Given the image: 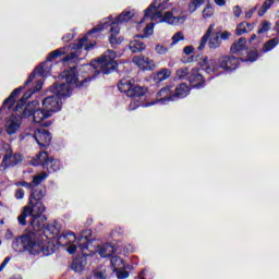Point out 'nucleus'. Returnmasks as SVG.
Masks as SVG:
<instances>
[{
  "instance_id": "1",
  "label": "nucleus",
  "mask_w": 279,
  "mask_h": 279,
  "mask_svg": "<svg viewBox=\"0 0 279 279\" xmlns=\"http://www.w3.org/2000/svg\"><path fill=\"white\" fill-rule=\"evenodd\" d=\"M60 77L65 78L68 82L66 84H54L51 87V92L53 93L52 96H49L43 100V108L50 114H53V112H59V110L62 109V100L60 97H70L71 96V85L69 84H75V86H84L86 82H88V78L81 80L77 78V75L75 74V66L71 68L68 71H64Z\"/></svg>"
},
{
  "instance_id": "2",
  "label": "nucleus",
  "mask_w": 279,
  "mask_h": 279,
  "mask_svg": "<svg viewBox=\"0 0 279 279\" xmlns=\"http://www.w3.org/2000/svg\"><path fill=\"white\" fill-rule=\"evenodd\" d=\"M14 252H27L31 256H51L56 246L48 239L43 240L36 232L28 231L12 243Z\"/></svg>"
},
{
  "instance_id": "3",
  "label": "nucleus",
  "mask_w": 279,
  "mask_h": 279,
  "mask_svg": "<svg viewBox=\"0 0 279 279\" xmlns=\"http://www.w3.org/2000/svg\"><path fill=\"white\" fill-rule=\"evenodd\" d=\"M161 5L160 0H154L145 10L143 21L150 19V21H159V23H168V25H180L186 21V15L181 9L174 8L162 14Z\"/></svg>"
},
{
  "instance_id": "4",
  "label": "nucleus",
  "mask_w": 279,
  "mask_h": 279,
  "mask_svg": "<svg viewBox=\"0 0 279 279\" xmlns=\"http://www.w3.org/2000/svg\"><path fill=\"white\" fill-rule=\"evenodd\" d=\"M47 211V206L43 202L28 201L23 207L21 215L17 217L20 226H27V217H31V226L34 230H40V225L36 223L38 219L47 221V217L43 216Z\"/></svg>"
},
{
  "instance_id": "5",
  "label": "nucleus",
  "mask_w": 279,
  "mask_h": 279,
  "mask_svg": "<svg viewBox=\"0 0 279 279\" xmlns=\"http://www.w3.org/2000/svg\"><path fill=\"white\" fill-rule=\"evenodd\" d=\"M117 58V52L114 50H107L98 60L90 63V68L95 70L96 73H112L118 66L119 63L114 60Z\"/></svg>"
},
{
  "instance_id": "6",
  "label": "nucleus",
  "mask_w": 279,
  "mask_h": 279,
  "mask_svg": "<svg viewBox=\"0 0 279 279\" xmlns=\"http://www.w3.org/2000/svg\"><path fill=\"white\" fill-rule=\"evenodd\" d=\"M22 117L26 119L27 117H33L34 123H38L43 128H49L51 125V122L47 121L51 117V113L45 110V108L43 110H34V102L25 107Z\"/></svg>"
},
{
  "instance_id": "7",
  "label": "nucleus",
  "mask_w": 279,
  "mask_h": 279,
  "mask_svg": "<svg viewBox=\"0 0 279 279\" xmlns=\"http://www.w3.org/2000/svg\"><path fill=\"white\" fill-rule=\"evenodd\" d=\"M118 88L126 97H143L147 93V87L136 85L134 78H122L118 84Z\"/></svg>"
},
{
  "instance_id": "8",
  "label": "nucleus",
  "mask_w": 279,
  "mask_h": 279,
  "mask_svg": "<svg viewBox=\"0 0 279 279\" xmlns=\"http://www.w3.org/2000/svg\"><path fill=\"white\" fill-rule=\"evenodd\" d=\"M133 16H134V10L124 11L119 15L116 22L111 23V28H110L111 35L109 37L110 45H119V43L123 41L121 37H118L120 32L119 23H125L130 21Z\"/></svg>"
},
{
  "instance_id": "9",
  "label": "nucleus",
  "mask_w": 279,
  "mask_h": 279,
  "mask_svg": "<svg viewBox=\"0 0 279 279\" xmlns=\"http://www.w3.org/2000/svg\"><path fill=\"white\" fill-rule=\"evenodd\" d=\"M215 32V24H210L206 34L202 37L198 50L202 51L205 49L206 44L208 43L209 49H219L221 47V39L219 33Z\"/></svg>"
},
{
  "instance_id": "10",
  "label": "nucleus",
  "mask_w": 279,
  "mask_h": 279,
  "mask_svg": "<svg viewBox=\"0 0 279 279\" xmlns=\"http://www.w3.org/2000/svg\"><path fill=\"white\" fill-rule=\"evenodd\" d=\"M3 149L5 153L0 165L1 171H5V169H9V167H16V165H21V162H23V156L19 153L14 154L10 144H4Z\"/></svg>"
},
{
  "instance_id": "11",
  "label": "nucleus",
  "mask_w": 279,
  "mask_h": 279,
  "mask_svg": "<svg viewBox=\"0 0 279 279\" xmlns=\"http://www.w3.org/2000/svg\"><path fill=\"white\" fill-rule=\"evenodd\" d=\"M26 136H33L39 147H49L51 145V133L45 129H28L25 132Z\"/></svg>"
},
{
  "instance_id": "12",
  "label": "nucleus",
  "mask_w": 279,
  "mask_h": 279,
  "mask_svg": "<svg viewBox=\"0 0 279 279\" xmlns=\"http://www.w3.org/2000/svg\"><path fill=\"white\" fill-rule=\"evenodd\" d=\"M77 241V236H75V233L72 231H65L62 235L58 238V245H61L62 247H66V252L70 254H75L77 252V245L73 244Z\"/></svg>"
},
{
  "instance_id": "13",
  "label": "nucleus",
  "mask_w": 279,
  "mask_h": 279,
  "mask_svg": "<svg viewBox=\"0 0 279 279\" xmlns=\"http://www.w3.org/2000/svg\"><path fill=\"white\" fill-rule=\"evenodd\" d=\"M134 64L138 66V69H142V71H154L156 69V61L149 59L145 56H137L133 58Z\"/></svg>"
},
{
  "instance_id": "14",
  "label": "nucleus",
  "mask_w": 279,
  "mask_h": 279,
  "mask_svg": "<svg viewBox=\"0 0 279 279\" xmlns=\"http://www.w3.org/2000/svg\"><path fill=\"white\" fill-rule=\"evenodd\" d=\"M198 65L206 71V73H217L221 66L217 63L215 59H208V57H201L198 59Z\"/></svg>"
},
{
  "instance_id": "15",
  "label": "nucleus",
  "mask_w": 279,
  "mask_h": 279,
  "mask_svg": "<svg viewBox=\"0 0 279 279\" xmlns=\"http://www.w3.org/2000/svg\"><path fill=\"white\" fill-rule=\"evenodd\" d=\"M218 62L220 69H225V71H234L239 66V59L236 57H220Z\"/></svg>"
},
{
  "instance_id": "16",
  "label": "nucleus",
  "mask_w": 279,
  "mask_h": 279,
  "mask_svg": "<svg viewBox=\"0 0 279 279\" xmlns=\"http://www.w3.org/2000/svg\"><path fill=\"white\" fill-rule=\"evenodd\" d=\"M21 117L11 116L5 123L7 133L16 134L17 130H21Z\"/></svg>"
},
{
  "instance_id": "17",
  "label": "nucleus",
  "mask_w": 279,
  "mask_h": 279,
  "mask_svg": "<svg viewBox=\"0 0 279 279\" xmlns=\"http://www.w3.org/2000/svg\"><path fill=\"white\" fill-rule=\"evenodd\" d=\"M189 81L194 88H202L204 86V76L199 73V69H192Z\"/></svg>"
},
{
  "instance_id": "18",
  "label": "nucleus",
  "mask_w": 279,
  "mask_h": 279,
  "mask_svg": "<svg viewBox=\"0 0 279 279\" xmlns=\"http://www.w3.org/2000/svg\"><path fill=\"white\" fill-rule=\"evenodd\" d=\"M92 231L90 230H85L82 232L81 236L77 239L76 245L80 248L81 253L86 256V250H88V241L90 238Z\"/></svg>"
},
{
  "instance_id": "19",
  "label": "nucleus",
  "mask_w": 279,
  "mask_h": 279,
  "mask_svg": "<svg viewBox=\"0 0 279 279\" xmlns=\"http://www.w3.org/2000/svg\"><path fill=\"white\" fill-rule=\"evenodd\" d=\"M157 101H161V104H165V101H175L173 93H171V87L167 86L161 88L157 94Z\"/></svg>"
},
{
  "instance_id": "20",
  "label": "nucleus",
  "mask_w": 279,
  "mask_h": 279,
  "mask_svg": "<svg viewBox=\"0 0 279 279\" xmlns=\"http://www.w3.org/2000/svg\"><path fill=\"white\" fill-rule=\"evenodd\" d=\"M86 265H88V259L86 258V256L76 257L72 262V269L76 274H82V271H84V268L86 267Z\"/></svg>"
},
{
  "instance_id": "21",
  "label": "nucleus",
  "mask_w": 279,
  "mask_h": 279,
  "mask_svg": "<svg viewBox=\"0 0 279 279\" xmlns=\"http://www.w3.org/2000/svg\"><path fill=\"white\" fill-rule=\"evenodd\" d=\"M96 252L101 256V258H108L114 254V246L111 244H102L98 245Z\"/></svg>"
},
{
  "instance_id": "22",
  "label": "nucleus",
  "mask_w": 279,
  "mask_h": 279,
  "mask_svg": "<svg viewBox=\"0 0 279 279\" xmlns=\"http://www.w3.org/2000/svg\"><path fill=\"white\" fill-rule=\"evenodd\" d=\"M189 93H191V88L186 84L182 83L178 85L173 93L174 101L175 99H184V97H189Z\"/></svg>"
},
{
  "instance_id": "23",
  "label": "nucleus",
  "mask_w": 279,
  "mask_h": 279,
  "mask_svg": "<svg viewBox=\"0 0 279 279\" xmlns=\"http://www.w3.org/2000/svg\"><path fill=\"white\" fill-rule=\"evenodd\" d=\"M171 70L163 68L161 70H159L153 77L155 84H160V82H165L167 80H169V77H171Z\"/></svg>"
},
{
  "instance_id": "24",
  "label": "nucleus",
  "mask_w": 279,
  "mask_h": 279,
  "mask_svg": "<svg viewBox=\"0 0 279 279\" xmlns=\"http://www.w3.org/2000/svg\"><path fill=\"white\" fill-rule=\"evenodd\" d=\"M86 40H88L87 37H83L82 39H80V41L76 44V47L73 48L76 49V52H71L70 54H68L63 59V62H71V60H76V58H80V49L84 47V43H86Z\"/></svg>"
},
{
  "instance_id": "25",
  "label": "nucleus",
  "mask_w": 279,
  "mask_h": 279,
  "mask_svg": "<svg viewBox=\"0 0 279 279\" xmlns=\"http://www.w3.org/2000/svg\"><path fill=\"white\" fill-rule=\"evenodd\" d=\"M246 45H247V39H245L244 37H241L232 44L230 51L231 53H241V51L245 49Z\"/></svg>"
},
{
  "instance_id": "26",
  "label": "nucleus",
  "mask_w": 279,
  "mask_h": 279,
  "mask_svg": "<svg viewBox=\"0 0 279 279\" xmlns=\"http://www.w3.org/2000/svg\"><path fill=\"white\" fill-rule=\"evenodd\" d=\"M254 27H256V24H254V23H241L236 27L235 34L238 36H243V34H250V32L254 31Z\"/></svg>"
},
{
  "instance_id": "27",
  "label": "nucleus",
  "mask_w": 279,
  "mask_h": 279,
  "mask_svg": "<svg viewBox=\"0 0 279 279\" xmlns=\"http://www.w3.org/2000/svg\"><path fill=\"white\" fill-rule=\"evenodd\" d=\"M45 195H47L45 189H36L31 193L28 202H43Z\"/></svg>"
},
{
  "instance_id": "28",
  "label": "nucleus",
  "mask_w": 279,
  "mask_h": 279,
  "mask_svg": "<svg viewBox=\"0 0 279 279\" xmlns=\"http://www.w3.org/2000/svg\"><path fill=\"white\" fill-rule=\"evenodd\" d=\"M50 159L47 151H40L34 159V165H41L45 169Z\"/></svg>"
},
{
  "instance_id": "29",
  "label": "nucleus",
  "mask_w": 279,
  "mask_h": 279,
  "mask_svg": "<svg viewBox=\"0 0 279 279\" xmlns=\"http://www.w3.org/2000/svg\"><path fill=\"white\" fill-rule=\"evenodd\" d=\"M111 267L113 271L125 269V262L119 256H113L111 257Z\"/></svg>"
},
{
  "instance_id": "30",
  "label": "nucleus",
  "mask_w": 279,
  "mask_h": 279,
  "mask_svg": "<svg viewBox=\"0 0 279 279\" xmlns=\"http://www.w3.org/2000/svg\"><path fill=\"white\" fill-rule=\"evenodd\" d=\"M22 90H23L22 87L15 88V89L11 93V95L9 96V98H7V99L4 100L3 105H4V106H8V104H9L8 108H12V106H14V101H15L16 97H19V95H21V92H22Z\"/></svg>"
},
{
  "instance_id": "31",
  "label": "nucleus",
  "mask_w": 279,
  "mask_h": 279,
  "mask_svg": "<svg viewBox=\"0 0 279 279\" xmlns=\"http://www.w3.org/2000/svg\"><path fill=\"white\" fill-rule=\"evenodd\" d=\"M92 278L94 279H108V270L106 267H98L92 271Z\"/></svg>"
},
{
  "instance_id": "32",
  "label": "nucleus",
  "mask_w": 279,
  "mask_h": 279,
  "mask_svg": "<svg viewBox=\"0 0 279 279\" xmlns=\"http://www.w3.org/2000/svg\"><path fill=\"white\" fill-rule=\"evenodd\" d=\"M32 95H34V92L28 90L27 93H25L22 98L19 100V102L16 104L14 111L15 112H21V110H23V106H25V101H27V99H29V97H32Z\"/></svg>"
},
{
  "instance_id": "33",
  "label": "nucleus",
  "mask_w": 279,
  "mask_h": 279,
  "mask_svg": "<svg viewBox=\"0 0 279 279\" xmlns=\"http://www.w3.org/2000/svg\"><path fill=\"white\" fill-rule=\"evenodd\" d=\"M279 45V38H272L264 44V47L262 48V51L264 53H267L268 51H271V49H275Z\"/></svg>"
},
{
  "instance_id": "34",
  "label": "nucleus",
  "mask_w": 279,
  "mask_h": 279,
  "mask_svg": "<svg viewBox=\"0 0 279 279\" xmlns=\"http://www.w3.org/2000/svg\"><path fill=\"white\" fill-rule=\"evenodd\" d=\"M36 75H45V63L38 65L35 69V71L28 76V80L26 81L25 85L27 86V84H32Z\"/></svg>"
},
{
  "instance_id": "35",
  "label": "nucleus",
  "mask_w": 279,
  "mask_h": 279,
  "mask_svg": "<svg viewBox=\"0 0 279 279\" xmlns=\"http://www.w3.org/2000/svg\"><path fill=\"white\" fill-rule=\"evenodd\" d=\"M129 47L133 53H138V51H144L145 44L134 39L130 43Z\"/></svg>"
},
{
  "instance_id": "36",
  "label": "nucleus",
  "mask_w": 279,
  "mask_h": 279,
  "mask_svg": "<svg viewBox=\"0 0 279 279\" xmlns=\"http://www.w3.org/2000/svg\"><path fill=\"white\" fill-rule=\"evenodd\" d=\"M274 3H276V0H265L260 9L257 11L258 16H265Z\"/></svg>"
},
{
  "instance_id": "37",
  "label": "nucleus",
  "mask_w": 279,
  "mask_h": 279,
  "mask_svg": "<svg viewBox=\"0 0 279 279\" xmlns=\"http://www.w3.org/2000/svg\"><path fill=\"white\" fill-rule=\"evenodd\" d=\"M205 0H191L187 5L189 12L193 14V12H196L198 8H202L204 5Z\"/></svg>"
},
{
  "instance_id": "38",
  "label": "nucleus",
  "mask_w": 279,
  "mask_h": 279,
  "mask_svg": "<svg viewBox=\"0 0 279 279\" xmlns=\"http://www.w3.org/2000/svg\"><path fill=\"white\" fill-rule=\"evenodd\" d=\"M191 77V72H189V68H180L175 72V80H189Z\"/></svg>"
},
{
  "instance_id": "39",
  "label": "nucleus",
  "mask_w": 279,
  "mask_h": 279,
  "mask_svg": "<svg viewBox=\"0 0 279 279\" xmlns=\"http://www.w3.org/2000/svg\"><path fill=\"white\" fill-rule=\"evenodd\" d=\"M44 169H47L48 171H60V161L50 158V160H48Z\"/></svg>"
},
{
  "instance_id": "40",
  "label": "nucleus",
  "mask_w": 279,
  "mask_h": 279,
  "mask_svg": "<svg viewBox=\"0 0 279 279\" xmlns=\"http://www.w3.org/2000/svg\"><path fill=\"white\" fill-rule=\"evenodd\" d=\"M65 53H66V48H59V49L52 51L48 56L47 60H48V62H52V60H56L57 58H60V56H64Z\"/></svg>"
},
{
  "instance_id": "41",
  "label": "nucleus",
  "mask_w": 279,
  "mask_h": 279,
  "mask_svg": "<svg viewBox=\"0 0 279 279\" xmlns=\"http://www.w3.org/2000/svg\"><path fill=\"white\" fill-rule=\"evenodd\" d=\"M269 29H271V24L269 23V21L264 20L259 24V28L257 31V34H267V32H269Z\"/></svg>"
},
{
  "instance_id": "42",
  "label": "nucleus",
  "mask_w": 279,
  "mask_h": 279,
  "mask_svg": "<svg viewBox=\"0 0 279 279\" xmlns=\"http://www.w3.org/2000/svg\"><path fill=\"white\" fill-rule=\"evenodd\" d=\"M47 172H41L40 174H37L33 178V184H36V186H38V184H41L44 180H47Z\"/></svg>"
},
{
  "instance_id": "43",
  "label": "nucleus",
  "mask_w": 279,
  "mask_h": 279,
  "mask_svg": "<svg viewBox=\"0 0 279 279\" xmlns=\"http://www.w3.org/2000/svg\"><path fill=\"white\" fill-rule=\"evenodd\" d=\"M213 14H215V9L210 4H207L203 10V17L210 19Z\"/></svg>"
},
{
  "instance_id": "44",
  "label": "nucleus",
  "mask_w": 279,
  "mask_h": 279,
  "mask_svg": "<svg viewBox=\"0 0 279 279\" xmlns=\"http://www.w3.org/2000/svg\"><path fill=\"white\" fill-rule=\"evenodd\" d=\"M184 40V33L182 32H178L172 36V43L171 46L173 47V45H178V43Z\"/></svg>"
},
{
  "instance_id": "45",
  "label": "nucleus",
  "mask_w": 279,
  "mask_h": 279,
  "mask_svg": "<svg viewBox=\"0 0 279 279\" xmlns=\"http://www.w3.org/2000/svg\"><path fill=\"white\" fill-rule=\"evenodd\" d=\"M155 51H156V53H158L159 56H165L166 53L169 52V48H167V46H162V45L158 44V45L155 47Z\"/></svg>"
},
{
  "instance_id": "46",
  "label": "nucleus",
  "mask_w": 279,
  "mask_h": 279,
  "mask_svg": "<svg viewBox=\"0 0 279 279\" xmlns=\"http://www.w3.org/2000/svg\"><path fill=\"white\" fill-rule=\"evenodd\" d=\"M132 98L133 99H132V101H131V104L129 106V110H136V108H138V106H141V102H138V99L141 97H132Z\"/></svg>"
},
{
  "instance_id": "47",
  "label": "nucleus",
  "mask_w": 279,
  "mask_h": 279,
  "mask_svg": "<svg viewBox=\"0 0 279 279\" xmlns=\"http://www.w3.org/2000/svg\"><path fill=\"white\" fill-rule=\"evenodd\" d=\"M256 60H258V52L257 51L248 52L246 62H256Z\"/></svg>"
},
{
  "instance_id": "48",
  "label": "nucleus",
  "mask_w": 279,
  "mask_h": 279,
  "mask_svg": "<svg viewBox=\"0 0 279 279\" xmlns=\"http://www.w3.org/2000/svg\"><path fill=\"white\" fill-rule=\"evenodd\" d=\"M14 197L15 199H23L25 197V190L23 189L15 190Z\"/></svg>"
},
{
  "instance_id": "49",
  "label": "nucleus",
  "mask_w": 279,
  "mask_h": 279,
  "mask_svg": "<svg viewBox=\"0 0 279 279\" xmlns=\"http://www.w3.org/2000/svg\"><path fill=\"white\" fill-rule=\"evenodd\" d=\"M116 271H118L117 272V278L118 279H125V278H129V276H130V272H128V270H116Z\"/></svg>"
},
{
  "instance_id": "50",
  "label": "nucleus",
  "mask_w": 279,
  "mask_h": 279,
  "mask_svg": "<svg viewBox=\"0 0 279 279\" xmlns=\"http://www.w3.org/2000/svg\"><path fill=\"white\" fill-rule=\"evenodd\" d=\"M106 25H108V23H107V22H104V23L101 24V26H97V27L93 28V29L88 33V35L90 36V34H95V32H101V29H105V28H106Z\"/></svg>"
},
{
  "instance_id": "51",
  "label": "nucleus",
  "mask_w": 279,
  "mask_h": 279,
  "mask_svg": "<svg viewBox=\"0 0 279 279\" xmlns=\"http://www.w3.org/2000/svg\"><path fill=\"white\" fill-rule=\"evenodd\" d=\"M144 33L146 34V36H151V34H154V24H148L145 27Z\"/></svg>"
},
{
  "instance_id": "52",
  "label": "nucleus",
  "mask_w": 279,
  "mask_h": 279,
  "mask_svg": "<svg viewBox=\"0 0 279 279\" xmlns=\"http://www.w3.org/2000/svg\"><path fill=\"white\" fill-rule=\"evenodd\" d=\"M73 38H75V34L69 33L65 36H63L62 40H63V43H71V40H73Z\"/></svg>"
},
{
  "instance_id": "53",
  "label": "nucleus",
  "mask_w": 279,
  "mask_h": 279,
  "mask_svg": "<svg viewBox=\"0 0 279 279\" xmlns=\"http://www.w3.org/2000/svg\"><path fill=\"white\" fill-rule=\"evenodd\" d=\"M233 14H234V16H236L239 19V16H241V14H243V10H241V7H239V5L234 7Z\"/></svg>"
},
{
  "instance_id": "54",
  "label": "nucleus",
  "mask_w": 279,
  "mask_h": 279,
  "mask_svg": "<svg viewBox=\"0 0 279 279\" xmlns=\"http://www.w3.org/2000/svg\"><path fill=\"white\" fill-rule=\"evenodd\" d=\"M15 186H24L25 189H32V183H27L25 181H20L15 183Z\"/></svg>"
},
{
  "instance_id": "55",
  "label": "nucleus",
  "mask_w": 279,
  "mask_h": 279,
  "mask_svg": "<svg viewBox=\"0 0 279 279\" xmlns=\"http://www.w3.org/2000/svg\"><path fill=\"white\" fill-rule=\"evenodd\" d=\"M256 7L250 9L248 11L245 12V19H251L252 16H254V13L256 12Z\"/></svg>"
},
{
  "instance_id": "56",
  "label": "nucleus",
  "mask_w": 279,
  "mask_h": 279,
  "mask_svg": "<svg viewBox=\"0 0 279 279\" xmlns=\"http://www.w3.org/2000/svg\"><path fill=\"white\" fill-rule=\"evenodd\" d=\"M193 51H195V48H193V46H187L183 49V53H185V56H191Z\"/></svg>"
},
{
  "instance_id": "57",
  "label": "nucleus",
  "mask_w": 279,
  "mask_h": 279,
  "mask_svg": "<svg viewBox=\"0 0 279 279\" xmlns=\"http://www.w3.org/2000/svg\"><path fill=\"white\" fill-rule=\"evenodd\" d=\"M47 230H51L52 234H58V228L54 225H48Z\"/></svg>"
},
{
  "instance_id": "58",
  "label": "nucleus",
  "mask_w": 279,
  "mask_h": 279,
  "mask_svg": "<svg viewBox=\"0 0 279 279\" xmlns=\"http://www.w3.org/2000/svg\"><path fill=\"white\" fill-rule=\"evenodd\" d=\"M8 263H10V257H5L4 260L2 262V264L0 265V271L2 269H5Z\"/></svg>"
},
{
  "instance_id": "59",
  "label": "nucleus",
  "mask_w": 279,
  "mask_h": 279,
  "mask_svg": "<svg viewBox=\"0 0 279 279\" xmlns=\"http://www.w3.org/2000/svg\"><path fill=\"white\" fill-rule=\"evenodd\" d=\"M222 40H228L230 38V33L223 32L221 35H219Z\"/></svg>"
},
{
  "instance_id": "60",
  "label": "nucleus",
  "mask_w": 279,
  "mask_h": 279,
  "mask_svg": "<svg viewBox=\"0 0 279 279\" xmlns=\"http://www.w3.org/2000/svg\"><path fill=\"white\" fill-rule=\"evenodd\" d=\"M216 5H220V7H223L226 5V0H214Z\"/></svg>"
},
{
  "instance_id": "61",
  "label": "nucleus",
  "mask_w": 279,
  "mask_h": 279,
  "mask_svg": "<svg viewBox=\"0 0 279 279\" xmlns=\"http://www.w3.org/2000/svg\"><path fill=\"white\" fill-rule=\"evenodd\" d=\"M41 88H43V84L39 82V83H37L35 89L33 92L38 93V90H40Z\"/></svg>"
},
{
  "instance_id": "62",
  "label": "nucleus",
  "mask_w": 279,
  "mask_h": 279,
  "mask_svg": "<svg viewBox=\"0 0 279 279\" xmlns=\"http://www.w3.org/2000/svg\"><path fill=\"white\" fill-rule=\"evenodd\" d=\"M95 47V44H92L89 46H85V51H88L89 49H93Z\"/></svg>"
},
{
  "instance_id": "63",
  "label": "nucleus",
  "mask_w": 279,
  "mask_h": 279,
  "mask_svg": "<svg viewBox=\"0 0 279 279\" xmlns=\"http://www.w3.org/2000/svg\"><path fill=\"white\" fill-rule=\"evenodd\" d=\"M256 38V35H252L251 38L248 39V43H254V39Z\"/></svg>"
},
{
  "instance_id": "64",
  "label": "nucleus",
  "mask_w": 279,
  "mask_h": 279,
  "mask_svg": "<svg viewBox=\"0 0 279 279\" xmlns=\"http://www.w3.org/2000/svg\"><path fill=\"white\" fill-rule=\"evenodd\" d=\"M276 32L279 34V22L276 24Z\"/></svg>"
}]
</instances>
